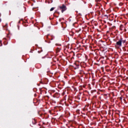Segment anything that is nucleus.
<instances>
[{
    "mask_svg": "<svg viewBox=\"0 0 128 128\" xmlns=\"http://www.w3.org/2000/svg\"><path fill=\"white\" fill-rule=\"evenodd\" d=\"M60 8L62 10V12H64V10H66V6H64V5H62V6H60Z\"/></svg>",
    "mask_w": 128,
    "mask_h": 128,
    "instance_id": "f03ea898",
    "label": "nucleus"
},
{
    "mask_svg": "<svg viewBox=\"0 0 128 128\" xmlns=\"http://www.w3.org/2000/svg\"><path fill=\"white\" fill-rule=\"evenodd\" d=\"M54 10V8H50V12H52V10Z\"/></svg>",
    "mask_w": 128,
    "mask_h": 128,
    "instance_id": "7ed1b4c3",
    "label": "nucleus"
},
{
    "mask_svg": "<svg viewBox=\"0 0 128 128\" xmlns=\"http://www.w3.org/2000/svg\"><path fill=\"white\" fill-rule=\"evenodd\" d=\"M122 42L124 44V42H126V41L120 40L117 42L116 44V46H122Z\"/></svg>",
    "mask_w": 128,
    "mask_h": 128,
    "instance_id": "f257e3e1",
    "label": "nucleus"
}]
</instances>
